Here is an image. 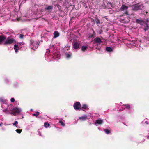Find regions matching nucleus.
<instances>
[{"instance_id": "nucleus-9", "label": "nucleus", "mask_w": 149, "mask_h": 149, "mask_svg": "<svg viewBox=\"0 0 149 149\" xmlns=\"http://www.w3.org/2000/svg\"><path fill=\"white\" fill-rule=\"evenodd\" d=\"M103 123V120L101 119H99L96 120L95 122V124L96 125V124H97L98 125H101Z\"/></svg>"}, {"instance_id": "nucleus-20", "label": "nucleus", "mask_w": 149, "mask_h": 149, "mask_svg": "<svg viewBox=\"0 0 149 149\" xmlns=\"http://www.w3.org/2000/svg\"><path fill=\"white\" fill-rule=\"evenodd\" d=\"M53 8V6H48L46 8V9L47 10H52Z\"/></svg>"}, {"instance_id": "nucleus-28", "label": "nucleus", "mask_w": 149, "mask_h": 149, "mask_svg": "<svg viewBox=\"0 0 149 149\" xmlns=\"http://www.w3.org/2000/svg\"><path fill=\"white\" fill-rule=\"evenodd\" d=\"M40 114V113L39 112L37 111L36 112V114L34 113L33 114V116H35L36 117H37Z\"/></svg>"}, {"instance_id": "nucleus-17", "label": "nucleus", "mask_w": 149, "mask_h": 149, "mask_svg": "<svg viewBox=\"0 0 149 149\" xmlns=\"http://www.w3.org/2000/svg\"><path fill=\"white\" fill-rule=\"evenodd\" d=\"M87 47L86 46H83L81 47V50L83 52H85L87 48Z\"/></svg>"}, {"instance_id": "nucleus-25", "label": "nucleus", "mask_w": 149, "mask_h": 149, "mask_svg": "<svg viewBox=\"0 0 149 149\" xmlns=\"http://www.w3.org/2000/svg\"><path fill=\"white\" fill-rule=\"evenodd\" d=\"M95 32L93 31V34L91 35H90L89 36V38H92L95 35Z\"/></svg>"}, {"instance_id": "nucleus-23", "label": "nucleus", "mask_w": 149, "mask_h": 149, "mask_svg": "<svg viewBox=\"0 0 149 149\" xmlns=\"http://www.w3.org/2000/svg\"><path fill=\"white\" fill-rule=\"evenodd\" d=\"M123 106H124L125 108L127 109H129L130 107V105L129 104H123Z\"/></svg>"}, {"instance_id": "nucleus-19", "label": "nucleus", "mask_w": 149, "mask_h": 149, "mask_svg": "<svg viewBox=\"0 0 149 149\" xmlns=\"http://www.w3.org/2000/svg\"><path fill=\"white\" fill-rule=\"evenodd\" d=\"M93 21L94 22H95L97 24L100 23V20L98 18H96L95 20H93Z\"/></svg>"}, {"instance_id": "nucleus-33", "label": "nucleus", "mask_w": 149, "mask_h": 149, "mask_svg": "<svg viewBox=\"0 0 149 149\" xmlns=\"http://www.w3.org/2000/svg\"><path fill=\"white\" fill-rule=\"evenodd\" d=\"M103 31L102 29H100V31L99 32V34H100Z\"/></svg>"}, {"instance_id": "nucleus-29", "label": "nucleus", "mask_w": 149, "mask_h": 149, "mask_svg": "<svg viewBox=\"0 0 149 149\" xmlns=\"http://www.w3.org/2000/svg\"><path fill=\"white\" fill-rule=\"evenodd\" d=\"M24 37V35L23 34H21L19 35V38L20 39H22Z\"/></svg>"}, {"instance_id": "nucleus-8", "label": "nucleus", "mask_w": 149, "mask_h": 149, "mask_svg": "<svg viewBox=\"0 0 149 149\" xmlns=\"http://www.w3.org/2000/svg\"><path fill=\"white\" fill-rule=\"evenodd\" d=\"M94 42L95 43H97L99 44H100L102 42L101 39L98 37H96L94 39Z\"/></svg>"}, {"instance_id": "nucleus-6", "label": "nucleus", "mask_w": 149, "mask_h": 149, "mask_svg": "<svg viewBox=\"0 0 149 149\" xmlns=\"http://www.w3.org/2000/svg\"><path fill=\"white\" fill-rule=\"evenodd\" d=\"M128 8V7L125 5H122L121 7L120 8V10L121 11H125V13L127 15H128V12L127 10Z\"/></svg>"}, {"instance_id": "nucleus-5", "label": "nucleus", "mask_w": 149, "mask_h": 149, "mask_svg": "<svg viewBox=\"0 0 149 149\" xmlns=\"http://www.w3.org/2000/svg\"><path fill=\"white\" fill-rule=\"evenodd\" d=\"M21 111V110L20 109L17 107H15L11 111L10 113L13 115L15 116L16 113H19Z\"/></svg>"}, {"instance_id": "nucleus-14", "label": "nucleus", "mask_w": 149, "mask_h": 149, "mask_svg": "<svg viewBox=\"0 0 149 149\" xmlns=\"http://www.w3.org/2000/svg\"><path fill=\"white\" fill-rule=\"evenodd\" d=\"M87 118V116L85 115L84 116L80 117L79 119L80 120H81L82 121H84L86 120Z\"/></svg>"}, {"instance_id": "nucleus-18", "label": "nucleus", "mask_w": 149, "mask_h": 149, "mask_svg": "<svg viewBox=\"0 0 149 149\" xmlns=\"http://www.w3.org/2000/svg\"><path fill=\"white\" fill-rule=\"evenodd\" d=\"M146 26H145V28L143 29L145 31H148V30L149 29V27L148 26V25L147 23H146Z\"/></svg>"}, {"instance_id": "nucleus-3", "label": "nucleus", "mask_w": 149, "mask_h": 149, "mask_svg": "<svg viewBox=\"0 0 149 149\" xmlns=\"http://www.w3.org/2000/svg\"><path fill=\"white\" fill-rule=\"evenodd\" d=\"M143 7V4H137L135 5L132 7V10L134 11L141 10Z\"/></svg>"}, {"instance_id": "nucleus-32", "label": "nucleus", "mask_w": 149, "mask_h": 149, "mask_svg": "<svg viewBox=\"0 0 149 149\" xmlns=\"http://www.w3.org/2000/svg\"><path fill=\"white\" fill-rule=\"evenodd\" d=\"M18 123V122L17 121H15L14 123H13V125H15L17 124Z\"/></svg>"}, {"instance_id": "nucleus-36", "label": "nucleus", "mask_w": 149, "mask_h": 149, "mask_svg": "<svg viewBox=\"0 0 149 149\" xmlns=\"http://www.w3.org/2000/svg\"><path fill=\"white\" fill-rule=\"evenodd\" d=\"M123 22V23H124V22L125 23V22Z\"/></svg>"}, {"instance_id": "nucleus-15", "label": "nucleus", "mask_w": 149, "mask_h": 149, "mask_svg": "<svg viewBox=\"0 0 149 149\" xmlns=\"http://www.w3.org/2000/svg\"><path fill=\"white\" fill-rule=\"evenodd\" d=\"M18 48V45H17L15 44L14 45V49L16 52L17 53V52Z\"/></svg>"}, {"instance_id": "nucleus-7", "label": "nucleus", "mask_w": 149, "mask_h": 149, "mask_svg": "<svg viewBox=\"0 0 149 149\" xmlns=\"http://www.w3.org/2000/svg\"><path fill=\"white\" fill-rule=\"evenodd\" d=\"M74 107L76 110H80L81 108V106L79 102H77L74 103Z\"/></svg>"}, {"instance_id": "nucleus-12", "label": "nucleus", "mask_w": 149, "mask_h": 149, "mask_svg": "<svg viewBox=\"0 0 149 149\" xmlns=\"http://www.w3.org/2000/svg\"><path fill=\"white\" fill-rule=\"evenodd\" d=\"M54 38H56L58 37L59 36V33L57 31H55L54 33Z\"/></svg>"}, {"instance_id": "nucleus-4", "label": "nucleus", "mask_w": 149, "mask_h": 149, "mask_svg": "<svg viewBox=\"0 0 149 149\" xmlns=\"http://www.w3.org/2000/svg\"><path fill=\"white\" fill-rule=\"evenodd\" d=\"M30 45H32L33 47L32 49L33 50H35L38 47V42L37 41H35L33 40H30Z\"/></svg>"}, {"instance_id": "nucleus-2", "label": "nucleus", "mask_w": 149, "mask_h": 149, "mask_svg": "<svg viewBox=\"0 0 149 149\" xmlns=\"http://www.w3.org/2000/svg\"><path fill=\"white\" fill-rule=\"evenodd\" d=\"M113 6V5L110 1H109L107 0H103V4L102 5V6L103 8H110Z\"/></svg>"}, {"instance_id": "nucleus-22", "label": "nucleus", "mask_w": 149, "mask_h": 149, "mask_svg": "<svg viewBox=\"0 0 149 149\" xmlns=\"http://www.w3.org/2000/svg\"><path fill=\"white\" fill-rule=\"evenodd\" d=\"M104 131L107 134H108L110 133V131L108 129H104Z\"/></svg>"}, {"instance_id": "nucleus-34", "label": "nucleus", "mask_w": 149, "mask_h": 149, "mask_svg": "<svg viewBox=\"0 0 149 149\" xmlns=\"http://www.w3.org/2000/svg\"><path fill=\"white\" fill-rule=\"evenodd\" d=\"M2 123L1 124H0V126H2Z\"/></svg>"}, {"instance_id": "nucleus-26", "label": "nucleus", "mask_w": 149, "mask_h": 149, "mask_svg": "<svg viewBox=\"0 0 149 149\" xmlns=\"http://www.w3.org/2000/svg\"><path fill=\"white\" fill-rule=\"evenodd\" d=\"M22 131V129H17L16 130V132L17 133H19V134Z\"/></svg>"}, {"instance_id": "nucleus-1", "label": "nucleus", "mask_w": 149, "mask_h": 149, "mask_svg": "<svg viewBox=\"0 0 149 149\" xmlns=\"http://www.w3.org/2000/svg\"><path fill=\"white\" fill-rule=\"evenodd\" d=\"M16 41L13 38L8 37L6 38V37L3 34L0 35V45L3 42L4 45H10L13 43H16Z\"/></svg>"}, {"instance_id": "nucleus-16", "label": "nucleus", "mask_w": 149, "mask_h": 149, "mask_svg": "<svg viewBox=\"0 0 149 149\" xmlns=\"http://www.w3.org/2000/svg\"><path fill=\"white\" fill-rule=\"evenodd\" d=\"M106 50L108 52H110L113 51V49L109 47H107L106 48Z\"/></svg>"}, {"instance_id": "nucleus-27", "label": "nucleus", "mask_w": 149, "mask_h": 149, "mask_svg": "<svg viewBox=\"0 0 149 149\" xmlns=\"http://www.w3.org/2000/svg\"><path fill=\"white\" fill-rule=\"evenodd\" d=\"M59 123H60L61 125L63 126H65V125L64 123L62 121H60L59 122Z\"/></svg>"}, {"instance_id": "nucleus-30", "label": "nucleus", "mask_w": 149, "mask_h": 149, "mask_svg": "<svg viewBox=\"0 0 149 149\" xmlns=\"http://www.w3.org/2000/svg\"><path fill=\"white\" fill-rule=\"evenodd\" d=\"M10 101L12 102H14L15 101V100L13 98H12L10 99Z\"/></svg>"}, {"instance_id": "nucleus-10", "label": "nucleus", "mask_w": 149, "mask_h": 149, "mask_svg": "<svg viewBox=\"0 0 149 149\" xmlns=\"http://www.w3.org/2000/svg\"><path fill=\"white\" fill-rule=\"evenodd\" d=\"M136 23L142 25H143L145 24V22L143 20L138 19H136Z\"/></svg>"}, {"instance_id": "nucleus-31", "label": "nucleus", "mask_w": 149, "mask_h": 149, "mask_svg": "<svg viewBox=\"0 0 149 149\" xmlns=\"http://www.w3.org/2000/svg\"><path fill=\"white\" fill-rule=\"evenodd\" d=\"M4 99L2 98H0V102H4Z\"/></svg>"}, {"instance_id": "nucleus-24", "label": "nucleus", "mask_w": 149, "mask_h": 149, "mask_svg": "<svg viewBox=\"0 0 149 149\" xmlns=\"http://www.w3.org/2000/svg\"><path fill=\"white\" fill-rule=\"evenodd\" d=\"M44 125L45 127H49L50 124L48 123V122H45L44 123Z\"/></svg>"}, {"instance_id": "nucleus-13", "label": "nucleus", "mask_w": 149, "mask_h": 149, "mask_svg": "<svg viewBox=\"0 0 149 149\" xmlns=\"http://www.w3.org/2000/svg\"><path fill=\"white\" fill-rule=\"evenodd\" d=\"M81 110H84L83 109H88V106L86 104H83L82 105V107L81 108Z\"/></svg>"}, {"instance_id": "nucleus-35", "label": "nucleus", "mask_w": 149, "mask_h": 149, "mask_svg": "<svg viewBox=\"0 0 149 149\" xmlns=\"http://www.w3.org/2000/svg\"><path fill=\"white\" fill-rule=\"evenodd\" d=\"M146 13H147H147H148L147 12H146Z\"/></svg>"}, {"instance_id": "nucleus-21", "label": "nucleus", "mask_w": 149, "mask_h": 149, "mask_svg": "<svg viewBox=\"0 0 149 149\" xmlns=\"http://www.w3.org/2000/svg\"><path fill=\"white\" fill-rule=\"evenodd\" d=\"M66 57L67 58H70L71 56V54H69L68 53H66L65 54Z\"/></svg>"}, {"instance_id": "nucleus-11", "label": "nucleus", "mask_w": 149, "mask_h": 149, "mask_svg": "<svg viewBox=\"0 0 149 149\" xmlns=\"http://www.w3.org/2000/svg\"><path fill=\"white\" fill-rule=\"evenodd\" d=\"M80 44L78 42H76L74 43L73 45V47L75 49L79 48Z\"/></svg>"}]
</instances>
